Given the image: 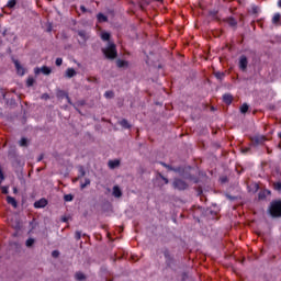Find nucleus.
Instances as JSON below:
<instances>
[{
	"label": "nucleus",
	"mask_w": 281,
	"mask_h": 281,
	"mask_svg": "<svg viewBox=\"0 0 281 281\" xmlns=\"http://www.w3.org/2000/svg\"><path fill=\"white\" fill-rule=\"evenodd\" d=\"M104 56L106 58H110L111 60H113L114 58H117V49H115V44L109 42L108 46L105 48L102 49Z\"/></svg>",
	"instance_id": "nucleus-1"
},
{
	"label": "nucleus",
	"mask_w": 281,
	"mask_h": 281,
	"mask_svg": "<svg viewBox=\"0 0 281 281\" xmlns=\"http://www.w3.org/2000/svg\"><path fill=\"white\" fill-rule=\"evenodd\" d=\"M269 212L271 216L280 217L281 216V201H274L271 203Z\"/></svg>",
	"instance_id": "nucleus-2"
},
{
	"label": "nucleus",
	"mask_w": 281,
	"mask_h": 281,
	"mask_svg": "<svg viewBox=\"0 0 281 281\" xmlns=\"http://www.w3.org/2000/svg\"><path fill=\"white\" fill-rule=\"evenodd\" d=\"M34 72L36 75L44 74V76H49L52 74V68H49L47 66H43L42 68H35Z\"/></svg>",
	"instance_id": "nucleus-3"
},
{
	"label": "nucleus",
	"mask_w": 281,
	"mask_h": 281,
	"mask_svg": "<svg viewBox=\"0 0 281 281\" xmlns=\"http://www.w3.org/2000/svg\"><path fill=\"white\" fill-rule=\"evenodd\" d=\"M173 188H177V190H186L188 188V184L183 182V180H175Z\"/></svg>",
	"instance_id": "nucleus-4"
},
{
	"label": "nucleus",
	"mask_w": 281,
	"mask_h": 281,
	"mask_svg": "<svg viewBox=\"0 0 281 281\" xmlns=\"http://www.w3.org/2000/svg\"><path fill=\"white\" fill-rule=\"evenodd\" d=\"M78 36H79V43H86L87 38H89V33L86 31H79Z\"/></svg>",
	"instance_id": "nucleus-5"
},
{
	"label": "nucleus",
	"mask_w": 281,
	"mask_h": 281,
	"mask_svg": "<svg viewBox=\"0 0 281 281\" xmlns=\"http://www.w3.org/2000/svg\"><path fill=\"white\" fill-rule=\"evenodd\" d=\"M112 195L115 199H121L122 198V189H120V187H117V186H114L112 189Z\"/></svg>",
	"instance_id": "nucleus-6"
},
{
	"label": "nucleus",
	"mask_w": 281,
	"mask_h": 281,
	"mask_svg": "<svg viewBox=\"0 0 281 281\" xmlns=\"http://www.w3.org/2000/svg\"><path fill=\"white\" fill-rule=\"evenodd\" d=\"M247 65H248V61H247V57L245 56H241L239 58V68L245 71V69H247Z\"/></svg>",
	"instance_id": "nucleus-7"
},
{
	"label": "nucleus",
	"mask_w": 281,
	"mask_h": 281,
	"mask_svg": "<svg viewBox=\"0 0 281 281\" xmlns=\"http://www.w3.org/2000/svg\"><path fill=\"white\" fill-rule=\"evenodd\" d=\"M14 66H15V69L18 71L19 76L25 75V69L23 67H21V64H19V60H14Z\"/></svg>",
	"instance_id": "nucleus-8"
},
{
	"label": "nucleus",
	"mask_w": 281,
	"mask_h": 281,
	"mask_svg": "<svg viewBox=\"0 0 281 281\" xmlns=\"http://www.w3.org/2000/svg\"><path fill=\"white\" fill-rule=\"evenodd\" d=\"M46 205H47V200L45 199H41L40 201H36L34 203V207L36 209L45 207Z\"/></svg>",
	"instance_id": "nucleus-9"
},
{
	"label": "nucleus",
	"mask_w": 281,
	"mask_h": 281,
	"mask_svg": "<svg viewBox=\"0 0 281 281\" xmlns=\"http://www.w3.org/2000/svg\"><path fill=\"white\" fill-rule=\"evenodd\" d=\"M76 69L74 68H67L66 69V72H65V76L66 78H74V76H76Z\"/></svg>",
	"instance_id": "nucleus-10"
},
{
	"label": "nucleus",
	"mask_w": 281,
	"mask_h": 281,
	"mask_svg": "<svg viewBox=\"0 0 281 281\" xmlns=\"http://www.w3.org/2000/svg\"><path fill=\"white\" fill-rule=\"evenodd\" d=\"M7 203H9V205H12V207H18V203H16V200L12 196H7Z\"/></svg>",
	"instance_id": "nucleus-11"
},
{
	"label": "nucleus",
	"mask_w": 281,
	"mask_h": 281,
	"mask_svg": "<svg viewBox=\"0 0 281 281\" xmlns=\"http://www.w3.org/2000/svg\"><path fill=\"white\" fill-rule=\"evenodd\" d=\"M223 100L225 104H232V100H234V97H232V94H224Z\"/></svg>",
	"instance_id": "nucleus-12"
},
{
	"label": "nucleus",
	"mask_w": 281,
	"mask_h": 281,
	"mask_svg": "<svg viewBox=\"0 0 281 281\" xmlns=\"http://www.w3.org/2000/svg\"><path fill=\"white\" fill-rule=\"evenodd\" d=\"M117 166H120V160L115 159V160L109 161V168L113 169V168H117Z\"/></svg>",
	"instance_id": "nucleus-13"
},
{
	"label": "nucleus",
	"mask_w": 281,
	"mask_h": 281,
	"mask_svg": "<svg viewBox=\"0 0 281 281\" xmlns=\"http://www.w3.org/2000/svg\"><path fill=\"white\" fill-rule=\"evenodd\" d=\"M90 184H91V180H89V178H86L85 182H82V180H81L80 188H81V190H85V188Z\"/></svg>",
	"instance_id": "nucleus-14"
},
{
	"label": "nucleus",
	"mask_w": 281,
	"mask_h": 281,
	"mask_svg": "<svg viewBox=\"0 0 281 281\" xmlns=\"http://www.w3.org/2000/svg\"><path fill=\"white\" fill-rule=\"evenodd\" d=\"M116 65H117V67H120V68H126V67H128V61L117 60V61H116Z\"/></svg>",
	"instance_id": "nucleus-15"
},
{
	"label": "nucleus",
	"mask_w": 281,
	"mask_h": 281,
	"mask_svg": "<svg viewBox=\"0 0 281 281\" xmlns=\"http://www.w3.org/2000/svg\"><path fill=\"white\" fill-rule=\"evenodd\" d=\"M58 97H59V98H64V99L66 100V102H71V101L69 100V95H67V93H65V92H63V91H59V92H58Z\"/></svg>",
	"instance_id": "nucleus-16"
},
{
	"label": "nucleus",
	"mask_w": 281,
	"mask_h": 281,
	"mask_svg": "<svg viewBox=\"0 0 281 281\" xmlns=\"http://www.w3.org/2000/svg\"><path fill=\"white\" fill-rule=\"evenodd\" d=\"M98 21L100 23H104V21H106V15L102 14V13H99L98 14Z\"/></svg>",
	"instance_id": "nucleus-17"
},
{
	"label": "nucleus",
	"mask_w": 281,
	"mask_h": 281,
	"mask_svg": "<svg viewBox=\"0 0 281 281\" xmlns=\"http://www.w3.org/2000/svg\"><path fill=\"white\" fill-rule=\"evenodd\" d=\"M272 23L278 24L280 23V13H277L272 18Z\"/></svg>",
	"instance_id": "nucleus-18"
},
{
	"label": "nucleus",
	"mask_w": 281,
	"mask_h": 281,
	"mask_svg": "<svg viewBox=\"0 0 281 281\" xmlns=\"http://www.w3.org/2000/svg\"><path fill=\"white\" fill-rule=\"evenodd\" d=\"M120 124L123 126V128H131V124H128V121L122 120Z\"/></svg>",
	"instance_id": "nucleus-19"
},
{
	"label": "nucleus",
	"mask_w": 281,
	"mask_h": 281,
	"mask_svg": "<svg viewBox=\"0 0 281 281\" xmlns=\"http://www.w3.org/2000/svg\"><path fill=\"white\" fill-rule=\"evenodd\" d=\"M101 38L102 41H109V38H111V34L106 33V32H103L101 34Z\"/></svg>",
	"instance_id": "nucleus-20"
},
{
	"label": "nucleus",
	"mask_w": 281,
	"mask_h": 281,
	"mask_svg": "<svg viewBox=\"0 0 281 281\" xmlns=\"http://www.w3.org/2000/svg\"><path fill=\"white\" fill-rule=\"evenodd\" d=\"M247 111H249V105H247V103H244L240 108V112L241 113H247Z\"/></svg>",
	"instance_id": "nucleus-21"
},
{
	"label": "nucleus",
	"mask_w": 281,
	"mask_h": 281,
	"mask_svg": "<svg viewBox=\"0 0 281 281\" xmlns=\"http://www.w3.org/2000/svg\"><path fill=\"white\" fill-rule=\"evenodd\" d=\"M34 243H35L34 238H29L26 240V247H32L34 245Z\"/></svg>",
	"instance_id": "nucleus-22"
},
{
	"label": "nucleus",
	"mask_w": 281,
	"mask_h": 281,
	"mask_svg": "<svg viewBox=\"0 0 281 281\" xmlns=\"http://www.w3.org/2000/svg\"><path fill=\"white\" fill-rule=\"evenodd\" d=\"M16 5V0H9L8 8H14Z\"/></svg>",
	"instance_id": "nucleus-23"
},
{
	"label": "nucleus",
	"mask_w": 281,
	"mask_h": 281,
	"mask_svg": "<svg viewBox=\"0 0 281 281\" xmlns=\"http://www.w3.org/2000/svg\"><path fill=\"white\" fill-rule=\"evenodd\" d=\"M76 278H77V280H85V273H82V272H77V273H76Z\"/></svg>",
	"instance_id": "nucleus-24"
},
{
	"label": "nucleus",
	"mask_w": 281,
	"mask_h": 281,
	"mask_svg": "<svg viewBox=\"0 0 281 281\" xmlns=\"http://www.w3.org/2000/svg\"><path fill=\"white\" fill-rule=\"evenodd\" d=\"M27 87H32L34 85V78L30 77L26 81Z\"/></svg>",
	"instance_id": "nucleus-25"
},
{
	"label": "nucleus",
	"mask_w": 281,
	"mask_h": 281,
	"mask_svg": "<svg viewBox=\"0 0 281 281\" xmlns=\"http://www.w3.org/2000/svg\"><path fill=\"white\" fill-rule=\"evenodd\" d=\"M86 172H85V168L79 167V178L80 177H85Z\"/></svg>",
	"instance_id": "nucleus-26"
},
{
	"label": "nucleus",
	"mask_w": 281,
	"mask_h": 281,
	"mask_svg": "<svg viewBox=\"0 0 281 281\" xmlns=\"http://www.w3.org/2000/svg\"><path fill=\"white\" fill-rule=\"evenodd\" d=\"M20 146H27V139L26 138H22L20 140Z\"/></svg>",
	"instance_id": "nucleus-27"
},
{
	"label": "nucleus",
	"mask_w": 281,
	"mask_h": 281,
	"mask_svg": "<svg viewBox=\"0 0 281 281\" xmlns=\"http://www.w3.org/2000/svg\"><path fill=\"white\" fill-rule=\"evenodd\" d=\"M65 201H74V195L71 194L65 195Z\"/></svg>",
	"instance_id": "nucleus-28"
},
{
	"label": "nucleus",
	"mask_w": 281,
	"mask_h": 281,
	"mask_svg": "<svg viewBox=\"0 0 281 281\" xmlns=\"http://www.w3.org/2000/svg\"><path fill=\"white\" fill-rule=\"evenodd\" d=\"M55 63L57 67H60V65H63V58H57Z\"/></svg>",
	"instance_id": "nucleus-29"
},
{
	"label": "nucleus",
	"mask_w": 281,
	"mask_h": 281,
	"mask_svg": "<svg viewBox=\"0 0 281 281\" xmlns=\"http://www.w3.org/2000/svg\"><path fill=\"white\" fill-rule=\"evenodd\" d=\"M2 194H8V187H1Z\"/></svg>",
	"instance_id": "nucleus-30"
},
{
	"label": "nucleus",
	"mask_w": 281,
	"mask_h": 281,
	"mask_svg": "<svg viewBox=\"0 0 281 281\" xmlns=\"http://www.w3.org/2000/svg\"><path fill=\"white\" fill-rule=\"evenodd\" d=\"M52 256H53V258H58V256H59L58 250H54V251L52 252Z\"/></svg>",
	"instance_id": "nucleus-31"
},
{
	"label": "nucleus",
	"mask_w": 281,
	"mask_h": 281,
	"mask_svg": "<svg viewBox=\"0 0 281 281\" xmlns=\"http://www.w3.org/2000/svg\"><path fill=\"white\" fill-rule=\"evenodd\" d=\"M105 98H113V92H111V91H108V92H105Z\"/></svg>",
	"instance_id": "nucleus-32"
},
{
	"label": "nucleus",
	"mask_w": 281,
	"mask_h": 281,
	"mask_svg": "<svg viewBox=\"0 0 281 281\" xmlns=\"http://www.w3.org/2000/svg\"><path fill=\"white\" fill-rule=\"evenodd\" d=\"M5 178L3 177V171L0 169V182L3 181Z\"/></svg>",
	"instance_id": "nucleus-33"
},
{
	"label": "nucleus",
	"mask_w": 281,
	"mask_h": 281,
	"mask_svg": "<svg viewBox=\"0 0 281 281\" xmlns=\"http://www.w3.org/2000/svg\"><path fill=\"white\" fill-rule=\"evenodd\" d=\"M229 24L233 25V26L236 25V20L231 19Z\"/></svg>",
	"instance_id": "nucleus-34"
},
{
	"label": "nucleus",
	"mask_w": 281,
	"mask_h": 281,
	"mask_svg": "<svg viewBox=\"0 0 281 281\" xmlns=\"http://www.w3.org/2000/svg\"><path fill=\"white\" fill-rule=\"evenodd\" d=\"M215 76H216V78H218V79L223 78V74H221V72H216Z\"/></svg>",
	"instance_id": "nucleus-35"
},
{
	"label": "nucleus",
	"mask_w": 281,
	"mask_h": 281,
	"mask_svg": "<svg viewBox=\"0 0 281 281\" xmlns=\"http://www.w3.org/2000/svg\"><path fill=\"white\" fill-rule=\"evenodd\" d=\"M274 188H276L277 190H281V184H280V183H277V184H274Z\"/></svg>",
	"instance_id": "nucleus-36"
},
{
	"label": "nucleus",
	"mask_w": 281,
	"mask_h": 281,
	"mask_svg": "<svg viewBox=\"0 0 281 281\" xmlns=\"http://www.w3.org/2000/svg\"><path fill=\"white\" fill-rule=\"evenodd\" d=\"M19 193V189H16V187L13 188V194H18Z\"/></svg>",
	"instance_id": "nucleus-37"
},
{
	"label": "nucleus",
	"mask_w": 281,
	"mask_h": 281,
	"mask_svg": "<svg viewBox=\"0 0 281 281\" xmlns=\"http://www.w3.org/2000/svg\"><path fill=\"white\" fill-rule=\"evenodd\" d=\"M42 98H44V100H47V98H49V95H47V94H43V97Z\"/></svg>",
	"instance_id": "nucleus-38"
},
{
	"label": "nucleus",
	"mask_w": 281,
	"mask_h": 281,
	"mask_svg": "<svg viewBox=\"0 0 281 281\" xmlns=\"http://www.w3.org/2000/svg\"><path fill=\"white\" fill-rule=\"evenodd\" d=\"M278 5H279V8H281V0L278 1Z\"/></svg>",
	"instance_id": "nucleus-39"
},
{
	"label": "nucleus",
	"mask_w": 281,
	"mask_h": 281,
	"mask_svg": "<svg viewBox=\"0 0 281 281\" xmlns=\"http://www.w3.org/2000/svg\"><path fill=\"white\" fill-rule=\"evenodd\" d=\"M165 183H168V179L164 178Z\"/></svg>",
	"instance_id": "nucleus-40"
},
{
	"label": "nucleus",
	"mask_w": 281,
	"mask_h": 281,
	"mask_svg": "<svg viewBox=\"0 0 281 281\" xmlns=\"http://www.w3.org/2000/svg\"><path fill=\"white\" fill-rule=\"evenodd\" d=\"M77 237L80 238V234H77Z\"/></svg>",
	"instance_id": "nucleus-41"
},
{
	"label": "nucleus",
	"mask_w": 281,
	"mask_h": 281,
	"mask_svg": "<svg viewBox=\"0 0 281 281\" xmlns=\"http://www.w3.org/2000/svg\"><path fill=\"white\" fill-rule=\"evenodd\" d=\"M81 10H83V11H85V7H81Z\"/></svg>",
	"instance_id": "nucleus-42"
},
{
	"label": "nucleus",
	"mask_w": 281,
	"mask_h": 281,
	"mask_svg": "<svg viewBox=\"0 0 281 281\" xmlns=\"http://www.w3.org/2000/svg\"><path fill=\"white\" fill-rule=\"evenodd\" d=\"M247 150H248V149H246V150H243V153H247Z\"/></svg>",
	"instance_id": "nucleus-43"
},
{
	"label": "nucleus",
	"mask_w": 281,
	"mask_h": 281,
	"mask_svg": "<svg viewBox=\"0 0 281 281\" xmlns=\"http://www.w3.org/2000/svg\"><path fill=\"white\" fill-rule=\"evenodd\" d=\"M279 137H281V133H279Z\"/></svg>",
	"instance_id": "nucleus-44"
},
{
	"label": "nucleus",
	"mask_w": 281,
	"mask_h": 281,
	"mask_svg": "<svg viewBox=\"0 0 281 281\" xmlns=\"http://www.w3.org/2000/svg\"><path fill=\"white\" fill-rule=\"evenodd\" d=\"M156 1H162V0H156Z\"/></svg>",
	"instance_id": "nucleus-45"
}]
</instances>
